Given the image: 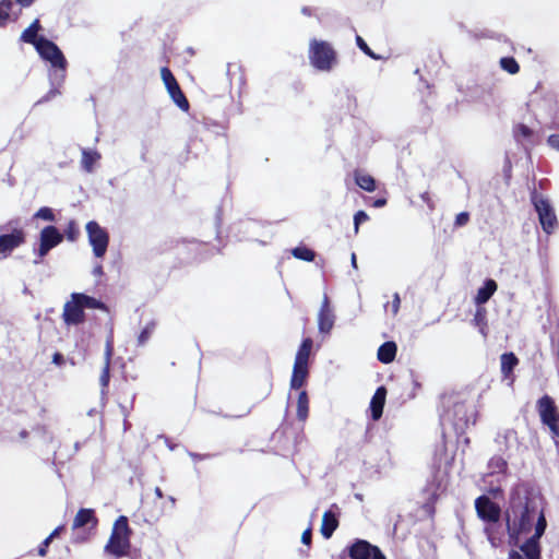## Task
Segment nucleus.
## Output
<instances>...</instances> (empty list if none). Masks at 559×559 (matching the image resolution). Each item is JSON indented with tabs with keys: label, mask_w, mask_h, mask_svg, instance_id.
Wrapping results in <instances>:
<instances>
[{
	"label": "nucleus",
	"mask_w": 559,
	"mask_h": 559,
	"mask_svg": "<svg viewBox=\"0 0 559 559\" xmlns=\"http://www.w3.org/2000/svg\"><path fill=\"white\" fill-rule=\"evenodd\" d=\"M123 425H124V429H127V428H128V426H129V423H128V420H127V419H124Z\"/></svg>",
	"instance_id": "obj_63"
},
{
	"label": "nucleus",
	"mask_w": 559,
	"mask_h": 559,
	"mask_svg": "<svg viewBox=\"0 0 559 559\" xmlns=\"http://www.w3.org/2000/svg\"><path fill=\"white\" fill-rule=\"evenodd\" d=\"M396 344L394 342H385L378 349V359L383 364H390L396 355Z\"/></svg>",
	"instance_id": "obj_27"
},
{
	"label": "nucleus",
	"mask_w": 559,
	"mask_h": 559,
	"mask_svg": "<svg viewBox=\"0 0 559 559\" xmlns=\"http://www.w3.org/2000/svg\"><path fill=\"white\" fill-rule=\"evenodd\" d=\"M130 535L131 530L128 524V519L124 515H120L114 523L110 538L105 546V551L115 557L128 555L131 546Z\"/></svg>",
	"instance_id": "obj_3"
},
{
	"label": "nucleus",
	"mask_w": 559,
	"mask_h": 559,
	"mask_svg": "<svg viewBox=\"0 0 559 559\" xmlns=\"http://www.w3.org/2000/svg\"><path fill=\"white\" fill-rule=\"evenodd\" d=\"M532 203L538 214V219L543 230L550 235L554 233L558 224L554 207L547 199H544L536 191L532 193Z\"/></svg>",
	"instance_id": "obj_6"
},
{
	"label": "nucleus",
	"mask_w": 559,
	"mask_h": 559,
	"mask_svg": "<svg viewBox=\"0 0 559 559\" xmlns=\"http://www.w3.org/2000/svg\"><path fill=\"white\" fill-rule=\"evenodd\" d=\"M311 537H312V532H311V528H307L302 535H301V543L304 545H310L311 544Z\"/></svg>",
	"instance_id": "obj_48"
},
{
	"label": "nucleus",
	"mask_w": 559,
	"mask_h": 559,
	"mask_svg": "<svg viewBox=\"0 0 559 559\" xmlns=\"http://www.w3.org/2000/svg\"><path fill=\"white\" fill-rule=\"evenodd\" d=\"M40 58L50 63L49 72H62L67 75L68 61L60 48L48 38L41 39L36 48Z\"/></svg>",
	"instance_id": "obj_5"
},
{
	"label": "nucleus",
	"mask_w": 559,
	"mask_h": 559,
	"mask_svg": "<svg viewBox=\"0 0 559 559\" xmlns=\"http://www.w3.org/2000/svg\"><path fill=\"white\" fill-rule=\"evenodd\" d=\"M352 265H353V267L357 269V261H356V254L355 253L352 254Z\"/></svg>",
	"instance_id": "obj_60"
},
{
	"label": "nucleus",
	"mask_w": 559,
	"mask_h": 559,
	"mask_svg": "<svg viewBox=\"0 0 559 559\" xmlns=\"http://www.w3.org/2000/svg\"><path fill=\"white\" fill-rule=\"evenodd\" d=\"M537 411L542 423L549 428L554 437H559V413L554 400L544 395L537 401Z\"/></svg>",
	"instance_id": "obj_7"
},
{
	"label": "nucleus",
	"mask_w": 559,
	"mask_h": 559,
	"mask_svg": "<svg viewBox=\"0 0 559 559\" xmlns=\"http://www.w3.org/2000/svg\"><path fill=\"white\" fill-rule=\"evenodd\" d=\"M103 273H104V272H103V266H102V264H97V265L94 267V270H93V274H94L95 276H100V275H103Z\"/></svg>",
	"instance_id": "obj_55"
},
{
	"label": "nucleus",
	"mask_w": 559,
	"mask_h": 559,
	"mask_svg": "<svg viewBox=\"0 0 559 559\" xmlns=\"http://www.w3.org/2000/svg\"><path fill=\"white\" fill-rule=\"evenodd\" d=\"M190 456L193 459V460H201L203 456L200 455V454H197V453H190Z\"/></svg>",
	"instance_id": "obj_61"
},
{
	"label": "nucleus",
	"mask_w": 559,
	"mask_h": 559,
	"mask_svg": "<svg viewBox=\"0 0 559 559\" xmlns=\"http://www.w3.org/2000/svg\"><path fill=\"white\" fill-rule=\"evenodd\" d=\"M485 319V312L484 310L481 309H477L475 316H474V321L477 325H480V323L484 321Z\"/></svg>",
	"instance_id": "obj_50"
},
{
	"label": "nucleus",
	"mask_w": 559,
	"mask_h": 559,
	"mask_svg": "<svg viewBox=\"0 0 559 559\" xmlns=\"http://www.w3.org/2000/svg\"><path fill=\"white\" fill-rule=\"evenodd\" d=\"M469 221V214L467 212H461L456 215L455 217V226L456 227H462L464 225H466Z\"/></svg>",
	"instance_id": "obj_45"
},
{
	"label": "nucleus",
	"mask_w": 559,
	"mask_h": 559,
	"mask_svg": "<svg viewBox=\"0 0 559 559\" xmlns=\"http://www.w3.org/2000/svg\"><path fill=\"white\" fill-rule=\"evenodd\" d=\"M385 388L379 386L370 401L371 418L373 420H379L381 418L385 403Z\"/></svg>",
	"instance_id": "obj_20"
},
{
	"label": "nucleus",
	"mask_w": 559,
	"mask_h": 559,
	"mask_svg": "<svg viewBox=\"0 0 559 559\" xmlns=\"http://www.w3.org/2000/svg\"><path fill=\"white\" fill-rule=\"evenodd\" d=\"M389 306L391 307L392 314L396 316L400 310V306H401V298H400L399 293H394L391 304H385L384 307L386 308Z\"/></svg>",
	"instance_id": "obj_43"
},
{
	"label": "nucleus",
	"mask_w": 559,
	"mask_h": 559,
	"mask_svg": "<svg viewBox=\"0 0 559 559\" xmlns=\"http://www.w3.org/2000/svg\"><path fill=\"white\" fill-rule=\"evenodd\" d=\"M488 476H496L497 480L500 481L507 475L508 462L504 457L495 455L488 462Z\"/></svg>",
	"instance_id": "obj_22"
},
{
	"label": "nucleus",
	"mask_w": 559,
	"mask_h": 559,
	"mask_svg": "<svg viewBox=\"0 0 559 559\" xmlns=\"http://www.w3.org/2000/svg\"><path fill=\"white\" fill-rule=\"evenodd\" d=\"M76 236H78V229H76L75 223L73 221H71L69 223V226L67 229V237L69 240L73 241L76 239Z\"/></svg>",
	"instance_id": "obj_46"
},
{
	"label": "nucleus",
	"mask_w": 559,
	"mask_h": 559,
	"mask_svg": "<svg viewBox=\"0 0 559 559\" xmlns=\"http://www.w3.org/2000/svg\"><path fill=\"white\" fill-rule=\"evenodd\" d=\"M335 314L330 305L328 295L323 296V300L318 313V329L322 334H330L334 326Z\"/></svg>",
	"instance_id": "obj_15"
},
{
	"label": "nucleus",
	"mask_w": 559,
	"mask_h": 559,
	"mask_svg": "<svg viewBox=\"0 0 559 559\" xmlns=\"http://www.w3.org/2000/svg\"><path fill=\"white\" fill-rule=\"evenodd\" d=\"M497 290V283L493 280H487L485 284L478 289L475 297L477 305L486 304L493 293Z\"/></svg>",
	"instance_id": "obj_26"
},
{
	"label": "nucleus",
	"mask_w": 559,
	"mask_h": 559,
	"mask_svg": "<svg viewBox=\"0 0 559 559\" xmlns=\"http://www.w3.org/2000/svg\"><path fill=\"white\" fill-rule=\"evenodd\" d=\"M292 254L299 260L304 261H313L316 257V252L307 247L299 246L292 250Z\"/></svg>",
	"instance_id": "obj_35"
},
{
	"label": "nucleus",
	"mask_w": 559,
	"mask_h": 559,
	"mask_svg": "<svg viewBox=\"0 0 559 559\" xmlns=\"http://www.w3.org/2000/svg\"><path fill=\"white\" fill-rule=\"evenodd\" d=\"M498 451L509 453L519 447L518 433L512 428L500 429L495 438Z\"/></svg>",
	"instance_id": "obj_16"
},
{
	"label": "nucleus",
	"mask_w": 559,
	"mask_h": 559,
	"mask_svg": "<svg viewBox=\"0 0 559 559\" xmlns=\"http://www.w3.org/2000/svg\"><path fill=\"white\" fill-rule=\"evenodd\" d=\"M509 559H524V557L518 551H511L509 555Z\"/></svg>",
	"instance_id": "obj_57"
},
{
	"label": "nucleus",
	"mask_w": 559,
	"mask_h": 559,
	"mask_svg": "<svg viewBox=\"0 0 559 559\" xmlns=\"http://www.w3.org/2000/svg\"><path fill=\"white\" fill-rule=\"evenodd\" d=\"M87 524H92V527H95L97 524V519L95 516L94 510L80 509L76 515L74 516L72 528L79 530Z\"/></svg>",
	"instance_id": "obj_23"
},
{
	"label": "nucleus",
	"mask_w": 559,
	"mask_h": 559,
	"mask_svg": "<svg viewBox=\"0 0 559 559\" xmlns=\"http://www.w3.org/2000/svg\"><path fill=\"white\" fill-rule=\"evenodd\" d=\"M501 68L510 74H516L520 71V66L512 57H503L500 59Z\"/></svg>",
	"instance_id": "obj_38"
},
{
	"label": "nucleus",
	"mask_w": 559,
	"mask_h": 559,
	"mask_svg": "<svg viewBox=\"0 0 559 559\" xmlns=\"http://www.w3.org/2000/svg\"><path fill=\"white\" fill-rule=\"evenodd\" d=\"M369 219V216L368 214L365 212V211H358L355 215H354V230H355V234L358 233L359 230V225L364 222H367Z\"/></svg>",
	"instance_id": "obj_42"
},
{
	"label": "nucleus",
	"mask_w": 559,
	"mask_h": 559,
	"mask_svg": "<svg viewBox=\"0 0 559 559\" xmlns=\"http://www.w3.org/2000/svg\"><path fill=\"white\" fill-rule=\"evenodd\" d=\"M100 154L97 151L82 148V159L81 165L82 168L86 173H92L94 170V164L100 159Z\"/></svg>",
	"instance_id": "obj_29"
},
{
	"label": "nucleus",
	"mask_w": 559,
	"mask_h": 559,
	"mask_svg": "<svg viewBox=\"0 0 559 559\" xmlns=\"http://www.w3.org/2000/svg\"><path fill=\"white\" fill-rule=\"evenodd\" d=\"M66 74H62V72H48V79L50 84V90L41 97L39 98L35 105H41L45 103L50 102L55 97L61 95V87L66 81Z\"/></svg>",
	"instance_id": "obj_17"
},
{
	"label": "nucleus",
	"mask_w": 559,
	"mask_h": 559,
	"mask_svg": "<svg viewBox=\"0 0 559 559\" xmlns=\"http://www.w3.org/2000/svg\"><path fill=\"white\" fill-rule=\"evenodd\" d=\"M504 515L510 544L516 546L520 536L530 533L534 521L544 515L540 498L524 488H515L511 493Z\"/></svg>",
	"instance_id": "obj_1"
},
{
	"label": "nucleus",
	"mask_w": 559,
	"mask_h": 559,
	"mask_svg": "<svg viewBox=\"0 0 559 559\" xmlns=\"http://www.w3.org/2000/svg\"><path fill=\"white\" fill-rule=\"evenodd\" d=\"M337 524L338 522L336 516L331 511H326L322 518L321 534L323 537L330 538L336 530Z\"/></svg>",
	"instance_id": "obj_30"
},
{
	"label": "nucleus",
	"mask_w": 559,
	"mask_h": 559,
	"mask_svg": "<svg viewBox=\"0 0 559 559\" xmlns=\"http://www.w3.org/2000/svg\"><path fill=\"white\" fill-rule=\"evenodd\" d=\"M160 76L162 80L167 88L168 94L173 93L175 90H177L179 86L176 78L174 76L173 72L167 67H163L160 69Z\"/></svg>",
	"instance_id": "obj_33"
},
{
	"label": "nucleus",
	"mask_w": 559,
	"mask_h": 559,
	"mask_svg": "<svg viewBox=\"0 0 559 559\" xmlns=\"http://www.w3.org/2000/svg\"><path fill=\"white\" fill-rule=\"evenodd\" d=\"M155 495L157 498L162 499L164 497L163 491L159 487L155 488Z\"/></svg>",
	"instance_id": "obj_58"
},
{
	"label": "nucleus",
	"mask_w": 559,
	"mask_h": 559,
	"mask_svg": "<svg viewBox=\"0 0 559 559\" xmlns=\"http://www.w3.org/2000/svg\"><path fill=\"white\" fill-rule=\"evenodd\" d=\"M519 359L513 353H504L500 357L502 379L508 381V385H512L513 370L518 366Z\"/></svg>",
	"instance_id": "obj_19"
},
{
	"label": "nucleus",
	"mask_w": 559,
	"mask_h": 559,
	"mask_svg": "<svg viewBox=\"0 0 559 559\" xmlns=\"http://www.w3.org/2000/svg\"><path fill=\"white\" fill-rule=\"evenodd\" d=\"M121 408H122V412H123L124 416H127V413H128L127 408L124 406H122Z\"/></svg>",
	"instance_id": "obj_64"
},
{
	"label": "nucleus",
	"mask_w": 559,
	"mask_h": 559,
	"mask_svg": "<svg viewBox=\"0 0 559 559\" xmlns=\"http://www.w3.org/2000/svg\"><path fill=\"white\" fill-rule=\"evenodd\" d=\"M312 345L313 342L310 337H306L305 340H302L295 357L296 364L308 365Z\"/></svg>",
	"instance_id": "obj_31"
},
{
	"label": "nucleus",
	"mask_w": 559,
	"mask_h": 559,
	"mask_svg": "<svg viewBox=\"0 0 559 559\" xmlns=\"http://www.w3.org/2000/svg\"><path fill=\"white\" fill-rule=\"evenodd\" d=\"M63 528H64L63 525H60V526L56 527L48 537L50 539H53V538L58 537L60 535V533L63 531Z\"/></svg>",
	"instance_id": "obj_52"
},
{
	"label": "nucleus",
	"mask_w": 559,
	"mask_h": 559,
	"mask_svg": "<svg viewBox=\"0 0 559 559\" xmlns=\"http://www.w3.org/2000/svg\"><path fill=\"white\" fill-rule=\"evenodd\" d=\"M62 320L69 326L79 325L85 321L83 306L79 298H74V293L71 294V299L63 306Z\"/></svg>",
	"instance_id": "obj_11"
},
{
	"label": "nucleus",
	"mask_w": 559,
	"mask_h": 559,
	"mask_svg": "<svg viewBox=\"0 0 559 559\" xmlns=\"http://www.w3.org/2000/svg\"><path fill=\"white\" fill-rule=\"evenodd\" d=\"M309 413V399L306 391H301L297 401V417L299 420L305 421Z\"/></svg>",
	"instance_id": "obj_32"
},
{
	"label": "nucleus",
	"mask_w": 559,
	"mask_h": 559,
	"mask_svg": "<svg viewBox=\"0 0 559 559\" xmlns=\"http://www.w3.org/2000/svg\"><path fill=\"white\" fill-rule=\"evenodd\" d=\"M309 60L317 70L329 72L337 63L336 51L328 41L311 39L309 45Z\"/></svg>",
	"instance_id": "obj_4"
},
{
	"label": "nucleus",
	"mask_w": 559,
	"mask_h": 559,
	"mask_svg": "<svg viewBox=\"0 0 559 559\" xmlns=\"http://www.w3.org/2000/svg\"><path fill=\"white\" fill-rule=\"evenodd\" d=\"M155 324L153 322L146 324V326L141 331L140 335L138 336L139 346L145 345V343L150 340L151 335L153 334Z\"/></svg>",
	"instance_id": "obj_39"
},
{
	"label": "nucleus",
	"mask_w": 559,
	"mask_h": 559,
	"mask_svg": "<svg viewBox=\"0 0 559 559\" xmlns=\"http://www.w3.org/2000/svg\"><path fill=\"white\" fill-rule=\"evenodd\" d=\"M174 103L181 109L187 111L189 109V102L182 93L181 88L178 87L169 94Z\"/></svg>",
	"instance_id": "obj_37"
},
{
	"label": "nucleus",
	"mask_w": 559,
	"mask_h": 559,
	"mask_svg": "<svg viewBox=\"0 0 559 559\" xmlns=\"http://www.w3.org/2000/svg\"><path fill=\"white\" fill-rule=\"evenodd\" d=\"M355 181L359 188H361L368 192H372L376 189V181L369 175L356 173Z\"/></svg>",
	"instance_id": "obj_34"
},
{
	"label": "nucleus",
	"mask_w": 559,
	"mask_h": 559,
	"mask_svg": "<svg viewBox=\"0 0 559 559\" xmlns=\"http://www.w3.org/2000/svg\"><path fill=\"white\" fill-rule=\"evenodd\" d=\"M13 7L12 0H1L0 1V26L3 27L7 25L10 19V11Z\"/></svg>",
	"instance_id": "obj_36"
},
{
	"label": "nucleus",
	"mask_w": 559,
	"mask_h": 559,
	"mask_svg": "<svg viewBox=\"0 0 559 559\" xmlns=\"http://www.w3.org/2000/svg\"><path fill=\"white\" fill-rule=\"evenodd\" d=\"M420 198H421V200L424 202H426L429 205L430 209L433 207V205L430 203V199H429V193L428 192L421 193Z\"/></svg>",
	"instance_id": "obj_54"
},
{
	"label": "nucleus",
	"mask_w": 559,
	"mask_h": 559,
	"mask_svg": "<svg viewBox=\"0 0 559 559\" xmlns=\"http://www.w3.org/2000/svg\"><path fill=\"white\" fill-rule=\"evenodd\" d=\"M35 218L44 219L47 222H53L56 219L55 214L50 207L43 206L34 215Z\"/></svg>",
	"instance_id": "obj_40"
},
{
	"label": "nucleus",
	"mask_w": 559,
	"mask_h": 559,
	"mask_svg": "<svg viewBox=\"0 0 559 559\" xmlns=\"http://www.w3.org/2000/svg\"><path fill=\"white\" fill-rule=\"evenodd\" d=\"M475 509L478 518L486 523L500 519V507L487 496H480L475 500Z\"/></svg>",
	"instance_id": "obj_14"
},
{
	"label": "nucleus",
	"mask_w": 559,
	"mask_h": 559,
	"mask_svg": "<svg viewBox=\"0 0 559 559\" xmlns=\"http://www.w3.org/2000/svg\"><path fill=\"white\" fill-rule=\"evenodd\" d=\"M52 542V539H50L49 537H46L45 540L40 544L39 548H38V555L44 557L46 556L47 554V548L48 546L50 545V543Z\"/></svg>",
	"instance_id": "obj_47"
},
{
	"label": "nucleus",
	"mask_w": 559,
	"mask_h": 559,
	"mask_svg": "<svg viewBox=\"0 0 559 559\" xmlns=\"http://www.w3.org/2000/svg\"><path fill=\"white\" fill-rule=\"evenodd\" d=\"M41 29L39 20H35L21 34V41L31 44L37 48L41 39H46L44 36H39L38 32Z\"/></svg>",
	"instance_id": "obj_21"
},
{
	"label": "nucleus",
	"mask_w": 559,
	"mask_h": 559,
	"mask_svg": "<svg viewBox=\"0 0 559 559\" xmlns=\"http://www.w3.org/2000/svg\"><path fill=\"white\" fill-rule=\"evenodd\" d=\"M26 436H27V431L23 430V431L21 432V437H22V438H25Z\"/></svg>",
	"instance_id": "obj_62"
},
{
	"label": "nucleus",
	"mask_w": 559,
	"mask_h": 559,
	"mask_svg": "<svg viewBox=\"0 0 559 559\" xmlns=\"http://www.w3.org/2000/svg\"><path fill=\"white\" fill-rule=\"evenodd\" d=\"M86 233L88 242L93 248V253L96 258H103L107 251L109 243V235L107 230L99 226L95 221L86 224Z\"/></svg>",
	"instance_id": "obj_8"
},
{
	"label": "nucleus",
	"mask_w": 559,
	"mask_h": 559,
	"mask_svg": "<svg viewBox=\"0 0 559 559\" xmlns=\"http://www.w3.org/2000/svg\"><path fill=\"white\" fill-rule=\"evenodd\" d=\"M74 298H79L83 309H99L102 311L108 312V307L103 301L92 296L85 295L83 293H74Z\"/></svg>",
	"instance_id": "obj_28"
},
{
	"label": "nucleus",
	"mask_w": 559,
	"mask_h": 559,
	"mask_svg": "<svg viewBox=\"0 0 559 559\" xmlns=\"http://www.w3.org/2000/svg\"><path fill=\"white\" fill-rule=\"evenodd\" d=\"M440 421L443 427L450 426L456 435L461 436L469 425L475 424V412L465 403L456 402L441 415Z\"/></svg>",
	"instance_id": "obj_2"
},
{
	"label": "nucleus",
	"mask_w": 559,
	"mask_h": 559,
	"mask_svg": "<svg viewBox=\"0 0 559 559\" xmlns=\"http://www.w3.org/2000/svg\"><path fill=\"white\" fill-rule=\"evenodd\" d=\"M25 242V233L22 228H13L9 234L0 235V259L8 258L13 250Z\"/></svg>",
	"instance_id": "obj_12"
},
{
	"label": "nucleus",
	"mask_w": 559,
	"mask_h": 559,
	"mask_svg": "<svg viewBox=\"0 0 559 559\" xmlns=\"http://www.w3.org/2000/svg\"><path fill=\"white\" fill-rule=\"evenodd\" d=\"M386 204V200L385 199H377L374 202H373V206L376 207H382Z\"/></svg>",
	"instance_id": "obj_56"
},
{
	"label": "nucleus",
	"mask_w": 559,
	"mask_h": 559,
	"mask_svg": "<svg viewBox=\"0 0 559 559\" xmlns=\"http://www.w3.org/2000/svg\"><path fill=\"white\" fill-rule=\"evenodd\" d=\"M114 347H112V340L109 337L106 341V348H105V365L102 371V374L99 377V382L103 388V391L108 386L109 380H110V361L112 356Z\"/></svg>",
	"instance_id": "obj_24"
},
{
	"label": "nucleus",
	"mask_w": 559,
	"mask_h": 559,
	"mask_svg": "<svg viewBox=\"0 0 559 559\" xmlns=\"http://www.w3.org/2000/svg\"><path fill=\"white\" fill-rule=\"evenodd\" d=\"M308 373V365L294 362L290 388L295 390L300 389L305 384Z\"/></svg>",
	"instance_id": "obj_25"
},
{
	"label": "nucleus",
	"mask_w": 559,
	"mask_h": 559,
	"mask_svg": "<svg viewBox=\"0 0 559 559\" xmlns=\"http://www.w3.org/2000/svg\"><path fill=\"white\" fill-rule=\"evenodd\" d=\"M348 555L350 559H386L377 546L364 539L355 540L348 547Z\"/></svg>",
	"instance_id": "obj_10"
},
{
	"label": "nucleus",
	"mask_w": 559,
	"mask_h": 559,
	"mask_svg": "<svg viewBox=\"0 0 559 559\" xmlns=\"http://www.w3.org/2000/svg\"><path fill=\"white\" fill-rule=\"evenodd\" d=\"M357 46L368 56H370L373 59H378V57L373 53V51L368 47L366 41L360 37H356Z\"/></svg>",
	"instance_id": "obj_44"
},
{
	"label": "nucleus",
	"mask_w": 559,
	"mask_h": 559,
	"mask_svg": "<svg viewBox=\"0 0 559 559\" xmlns=\"http://www.w3.org/2000/svg\"><path fill=\"white\" fill-rule=\"evenodd\" d=\"M35 0H16V2L23 8H28L34 3Z\"/></svg>",
	"instance_id": "obj_53"
},
{
	"label": "nucleus",
	"mask_w": 559,
	"mask_h": 559,
	"mask_svg": "<svg viewBox=\"0 0 559 559\" xmlns=\"http://www.w3.org/2000/svg\"><path fill=\"white\" fill-rule=\"evenodd\" d=\"M64 361L63 355L60 353H55L52 357V362L56 365H62Z\"/></svg>",
	"instance_id": "obj_51"
},
{
	"label": "nucleus",
	"mask_w": 559,
	"mask_h": 559,
	"mask_svg": "<svg viewBox=\"0 0 559 559\" xmlns=\"http://www.w3.org/2000/svg\"><path fill=\"white\" fill-rule=\"evenodd\" d=\"M547 526V522L545 515H540V518L535 523V533L532 537H530L520 548L523 551L524 556L527 559H539L540 558V547L539 539L544 535Z\"/></svg>",
	"instance_id": "obj_9"
},
{
	"label": "nucleus",
	"mask_w": 559,
	"mask_h": 559,
	"mask_svg": "<svg viewBox=\"0 0 559 559\" xmlns=\"http://www.w3.org/2000/svg\"><path fill=\"white\" fill-rule=\"evenodd\" d=\"M63 240L62 234L57 227L49 225L41 229L39 237V248L37 253L40 258L45 257L52 248Z\"/></svg>",
	"instance_id": "obj_13"
},
{
	"label": "nucleus",
	"mask_w": 559,
	"mask_h": 559,
	"mask_svg": "<svg viewBox=\"0 0 559 559\" xmlns=\"http://www.w3.org/2000/svg\"><path fill=\"white\" fill-rule=\"evenodd\" d=\"M533 134V131L525 124H519L514 129V138L520 142L521 138L528 139Z\"/></svg>",
	"instance_id": "obj_41"
},
{
	"label": "nucleus",
	"mask_w": 559,
	"mask_h": 559,
	"mask_svg": "<svg viewBox=\"0 0 559 559\" xmlns=\"http://www.w3.org/2000/svg\"><path fill=\"white\" fill-rule=\"evenodd\" d=\"M302 14L305 15H311V9L309 7H304L301 9Z\"/></svg>",
	"instance_id": "obj_59"
},
{
	"label": "nucleus",
	"mask_w": 559,
	"mask_h": 559,
	"mask_svg": "<svg viewBox=\"0 0 559 559\" xmlns=\"http://www.w3.org/2000/svg\"><path fill=\"white\" fill-rule=\"evenodd\" d=\"M484 531L488 542L493 548H498L502 545L506 530L503 528L502 524L499 523V520L486 523Z\"/></svg>",
	"instance_id": "obj_18"
},
{
	"label": "nucleus",
	"mask_w": 559,
	"mask_h": 559,
	"mask_svg": "<svg viewBox=\"0 0 559 559\" xmlns=\"http://www.w3.org/2000/svg\"><path fill=\"white\" fill-rule=\"evenodd\" d=\"M547 142L551 147L559 150V134H551Z\"/></svg>",
	"instance_id": "obj_49"
}]
</instances>
